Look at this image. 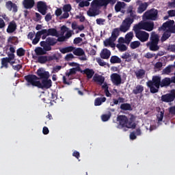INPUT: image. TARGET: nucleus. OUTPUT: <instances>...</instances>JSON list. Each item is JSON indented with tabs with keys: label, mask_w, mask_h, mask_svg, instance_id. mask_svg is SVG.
Masks as SVG:
<instances>
[{
	"label": "nucleus",
	"mask_w": 175,
	"mask_h": 175,
	"mask_svg": "<svg viewBox=\"0 0 175 175\" xmlns=\"http://www.w3.org/2000/svg\"><path fill=\"white\" fill-rule=\"evenodd\" d=\"M172 84L170 78L165 77L161 80L159 76H153L152 80L146 82L147 87L150 89L151 94H157L159 88L169 87Z\"/></svg>",
	"instance_id": "obj_1"
},
{
	"label": "nucleus",
	"mask_w": 175,
	"mask_h": 175,
	"mask_svg": "<svg viewBox=\"0 0 175 175\" xmlns=\"http://www.w3.org/2000/svg\"><path fill=\"white\" fill-rule=\"evenodd\" d=\"M126 14L128 16L122 21L126 27L131 28L134 21L137 19V14H136V8L133 5H129L126 9Z\"/></svg>",
	"instance_id": "obj_2"
},
{
	"label": "nucleus",
	"mask_w": 175,
	"mask_h": 175,
	"mask_svg": "<svg viewBox=\"0 0 175 175\" xmlns=\"http://www.w3.org/2000/svg\"><path fill=\"white\" fill-rule=\"evenodd\" d=\"M117 121L119 122V125L122 128H129V129H135L136 128V123L133 122V118L128 117L125 115H120L117 117Z\"/></svg>",
	"instance_id": "obj_3"
},
{
	"label": "nucleus",
	"mask_w": 175,
	"mask_h": 175,
	"mask_svg": "<svg viewBox=\"0 0 175 175\" xmlns=\"http://www.w3.org/2000/svg\"><path fill=\"white\" fill-rule=\"evenodd\" d=\"M40 44L41 47H43L45 51H51V47L57 44V38L53 37H48L45 41H41Z\"/></svg>",
	"instance_id": "obj_4"
},
{
	"label": "nucleus",
	"mask_w": 175,
	"mask_h": 175,
	"mask_svg": "<svg viewBox=\"0 0 175 175\" xmlns=\"http://www.w3.org/2000/svg\"><path fill=\"white\" fill-rule=\"evenodd\" d=\"M129 29H131V27H129V26H126L125 23L122 22V24L120 25L119 28H115L113 29L110 38L112 40H114L116 42L118 36H120V32H128Z\"/></svg>",
	"instance_id": "obj_5"
},
{
	"label": "nucleus",
	"mask_w": 175,
	"mask_h": 175,
	"mask_svg": "<svg viewBox=\"0 0 175 175\" xmlns=\"http://www.w3.org/2000/svg\"><path fill=\"white\" fill-rule=\"evenodd\" d=\"M7 55L8 57H3L1 59V69H3V68L8 69L9 68V64L11 66H14V64H16V61H13L15 58L14 54L8 53Z\"/></svg>",
	"instance_id": "obj_6"
},
{
	"label": "nucleus",
	"mask_w": 175,
	"mask_h": 175,
	"mask_svg": "<svg viewBox=\"0 0 175 175\" xmlns=\"http://www.w3.org/2000/svg\"><path fill=\"white\" fill-rule=\"evenodd\" d=\"M25 80L27 81V87H30V85H32V87H37L38 88H39V77L35 75H27L25 76Z\"/></svg>",
	"instance_id": "obj_7"
},
{
	"label": "nucleus",
	"mask_w": 175,
	"mask_h": 175,
	"mask_svg": "<svg viewBox=\"0 0 175 175\" xmlns=\"http://www.w3.org/2000/svg\"><path fill=\"white\" fill-rule=\"evenodd\" d=\"M117 0H93V6H98L100 9V8H104V9H107V5L109 4L111 6H114Z\"/></svg>",
	"instance_id": "obj_8"
},
{
	"label": "nucleus",
	"mask_w": 175,
	"mask_h": 175,
	"mask_svg": "<svg viewBox=\"0 0 175 175\" xmlns=\"http://www.w3.org/2000/svg\"><path fill=\"white\" fill-rule=\"evenodd\" d=\"M144 20H150L151 21H157L158 20V10L152 8L146 11L143 15Z\"/></svg>",
	"instance_id": "obj_9"
},
{
	"label": "nucleus",
	"mask_w": 175,
	"mask_h": 175,
	"mask_svg": "<svg viewBox=\"0 0 175 175\" xmlns=\"http://www.w3.org/2000/svg\"><path fill=\"white\" fill-rule=\"evenodd\" d=\"M53 86V81L50 79V75L41 79L38 83V88L41 90H49Z\"/></svg>",
	"instance_id": "obj_10"
},
{
	"label": "nucleus",
	"mask_w": 175,
	"mask_h": 175,
	"mask_svg": "<svg viewBox=\"0 0 175 175\" xmlns=\"http://www.w3.org/2000/svg\"><path fill=\"white\" fill-rule=\"evenodd\" d=\"M38 12L40 13L42 16H46L47 14V4L44 1H38L37 3Z\"/></svg>",
	"instance_id": "obj_11"
},
{
	"label": "nucleus",
	"mask_w": 175,
	"mask_h": 175,
	"mask_svg": "<svg viewBox=\"0 0 175 175\" xmlns=\"http://www.w3.org/2000/svg\"><path fill=\"white\" fill-rule=\"evenodd\" d=\"M135 35V38H137V39H139L142 43H144V42H147L150 38V33L144 31L136 33Z\"/></svg>",
	"instance_id": "obj_12"
},
{
	"label": "nucleus",
	"mask_w": 175,
	"mask_h": 175,
	"mask_svg": "<svg viewBox=\"0 0 175 175\" xmlns=\"http://www.w3.org/2000/svg\"><path fill=\"white\" fill-rule=\"evenodd\" d=\"M91 7L92 8H90L87 12L88 16H89V17H95L96 16H98L100 13L99 11V9L100 8L98 6L93 5L92 1L91 3Z\"/></svg>",
	"instance_id": "obj_13"
},
{
	"label": "nucleus",
	"mask_w": 175,
	"mask_h": 175,
	"mask_svg": "<svg viewBox=\"0 0 175 175\" xmlns=\"http://www.w3.org/2000/svg\"><path fill=\"white\" fill-rule=\"evenodd\" d=\"M5 8H7L8 10L10 12H12L14 13H17L18 8L17 7V4L12 2V1H8L5 3Z\"/></svg>",
	"instance_id": "obj_14"
},
{
	"label": "nucleus",
	"mask_w": 175,
	"mask_h": 175,
	"mask_svg": "<svg viewBox=\"0 0 175 175\" xmlns=\"http://www.w3.org/2000/svg\"><path fill=\"white\" fill-rule=\"evenodd\" d=\"M111 80L114 85H120L121 84V75L117 73H113L111 75Z\"/></svg>",
	"instance_id": "obj_15"
},
{
	"label": "nucleus",
	"mask_w": 175,
	"mask_h": 175,
	"mask_svg": "<svg viewBox=\"0 0 175 175\" xmlns=\"http://www.w3.org/2000/svg\"><path fill=\"white\" fill-rule=\"evenodd\" d=\"M36 73L37 76H38V77L40 79V80L50 76V72H49V71H44V70L42 68L38 69Z\"/></svg>",
	"instance_id": "obj_16"
},
{
	"label": "nucleus",
	"mask_w": 175,
	"mask_h": 175,
	"mask_svg": "<svg viewBox=\"0 0 175 175\" xmlns=\"http://www.w3.org/2000/svg\"><path fill=\"white\" fill-rule=\"evenodd\" d=\"M144 91V86L142 85H137L132 91L134 95H140V98L143 96V92Z\"/></svg>",
	"instance_id": "obj_17"
},
{
	"label": "nucleus",
	"mask_w": 175,
	"mask_h": 175,
	"mask_svg": "<svg viewBox=\"0 0 175 175\" xmlns=\"http://www.w3.org/2000/svg\"><path fill=\"white\" fill-rule=\"evenodd\" d=\"M23 5L25 9H32L35 6V0H23Z\"/></svg>",
	"instance_id": "obj_18"
},
{
	"label": "nucleus",
	"mask_w": 175,
	"mask_h": 175,
	"mask_svg": "<svg viewBox=\"0 0 175 175\" xmlns=\"http://www.w3.org/2000/svg\"><path fill=\"white\" fill-rule=\"evenodd\" d=\"M110 55H111V52L107 49H103L100 53V57L103 59H109Z\"/></svg>",
	"instance_id": "obj_19"
},
{
	"label": "nucleus",
	"mask_w": 175,
	"mask_h": 175,
	"mask_svg": "<svg viewBox=\"0 0 175 175\" xmlns=\"http://www.w3.org/2000/svg\"><path fill=\"white\" fill-rule=\"evenodd\" d=\"M17 29V24L14 21H11L7 28L8 33H13Z\"/></svg>",
	"instance_id": "obj_20"
},
{
	"label": "nucleus",
	"mask_w": 175,
	"mask_h": 175,
	"mask_svg": "<svg viewBox=\"0 0 175 175\" xmlns=\"http://www.w3.org/2000/svg\"><path fill=\"white\" fill-rule=\"evenodd\" d=\"M148 43H156L159 44V36L155 33V31H152L150 35V42Z\"/></svg>",
	"instance_id": "obj_21"
},
{
	"label": "nucleus",
	"mask_w": 175,
	"mask_h": 175,
	"mask_svg": "<svg viewBox=\"0 0 175 175\" xmlns=\"http://www.w3.org/2000/svg\"><path fill=\"white\" fill-rule=\"evenodd\" d=\"M142 29L144 30L143 21H141L138 24L135 25L133 27V31H134L135 34L143 31Z\"/></svg>",
	"instance_id": "obj_22"
},
{
	"label": "nucleus",
	"mask_w": 175,
	"mask_h": 175,
	"mask_svg": "<svg viewBox=\"0 0 175 175\" xmlns=\"http://www.w3.org/2000/svg\"><path fill=\"white\" fill-rule=\"evenodd\" d=\"M147 8H148V3H142L137 8V12L138 13V14H142V13H144V12H146V10H147Z\"/></svg>",
	"instance_id": "obj_23"
},
{
	"label": "nucleus",
	"mask_w": 175,
	"mask_h": 175,
	"mask_svg": "<svg viewBox=\"0 0 175 175\" xmlns=\"http://www.w3.org/2000/svg\"><path fill=\"white\" fill-rule=\"evenodd\" d=\"M144 23V31H148L151 32L154 29V22H143Z\"/></svg>",
	"instance_id": "obj_24"
},
{
	"label": "nucleus",
	"mask_w": 175,
	"mask_h": 175,
	"mask_svg": "<svg viewBox=\"0 0 175 175\" xmlns=\"http://www.w3.org/2000/svg\"><path fill=\"white\" fill-rule=\"evenodd\" d=\"M161 100L162 102H165V103H170V102H173V100H173V97L170 94V93H168V94L162 95Z\"/></svg>",
	"instance_id": "obj_25"
},
{
	"label": "nucleus",
	"mask_w": 175,
	"mask_h": 175,
	"mask_svg": "<svg viewBox=\"0 0 175 175\" xmlns=\"http://www.w3.org/2000/svg\"><path fill=\"white\" fill-rule=\"evenodd\" d=\"M174 24V21H167L164 23L160 28H159V31H165L167 28H168L169 30L171 25H173Z\"/></svg>",
	"instance_id": "obj_26"
},
{
	"label": "nucleus",
	"mask_w": 175,
	"mask_h": 175,
	"mask_svg": "<svg viewBox=\"0 0 175 175\" xmlns=\"http://www.w3.org/2000/svg\"><path fill=\"white\" fill-rule=\"evenodd\" d=\"M120 107L123 111H132L133 110L132 105L128 103H122Z\"/></svg>",
	"instance_id": "obj_27"
},
{
	"label": "nucleus",
	"mask_w": 175,
	"mask_h": 175,
	"mask_svg": "<svg viewBox=\"0 0 175 175\" xmlns=\"http://www.w3.org/2000/svg\"><path fill=\"white\" fill-rule=\"evenodd\" d=\"M126 4L122 1H118L115 5V11L116 13L121 12V9H124Z\"/></svg>",
	"instance_id": "obj_28"
},
{
	"label": "nucleus",
	"mask_w": 175,
	"mask_h": 175,
	"mask_svg": "<svg viewBox=\"0 0 175 175\" xmlns=\"http://www.w3.org/2000/svg\"><path fill=\"white\" fill-rule=\"evenodd\" d=\"M135 75L138 80L144 79L146 76V70L144 69H139L135 72Z\"/></svg>",
	"instance_id": "obj_29"
},
{
	"label": "nucleus",
	"mask_w": 175,
	"mask_h": 175,
	"mask_svg": "<svg viewBox=\"0 0 175 175\" xmlns=\"http://www.w3.org/2000/svg\"><path fill=\"white\" fill-rule=\"evenodd\" d=\"M74 55H77V57H81L83 55H85V52L81 48H75L72 51Z\"/></svg>",
	"instance_id": "obj_30"
},
{
	"label": "nucleus",
	"mask_w": 175,
	"mask_h": 175,
	"mask_svg": "<svg viewBox=\"0 0 175 175\" xmlns=\"http://www.w3.org/2000/svg\"><path fill=\"white\" fill-rule=\"evenodd\" d=\"M146 46L147 47H149L150 51H158V50H159V46H158V44L156 43L147 42Z\"/></svg>",
	"instance_id": "obj_31"
},
{
	"label": "nucleus",
	"mask_w": 175,
	"mask_h": 175,
	"mask_svg": "<svg viewBox=\"0 0 175 175\" xmlns=\"http://www.w3.org/2000/svg\"><path fill=\"white\" fill-rule=\"evenodd\" d=\"M82 73H84L87 76V79H92V76L95 75V72L94 70H91L90 68H86L84 70H82Z\"/></svg>",
	"instance_id": "obj_32"
},
{
	"label": "nucleus",
	"mask_w": 175,
	"mask_h": 175,
	"mask_svg": "<svg viewBox=\"0 0 175 175\" xmlns=\"http://www.w3.org/2000/svg\"><path fill=\"white\" fill-rule=\"evenodd\" d=\"M133 31H130L127 33L125 36V42L126 44H129L131 42H132V39H133Z\"/></svg>",
	"instance_id": "obj_33"
},
{
	"label": "nucleus",
	"mask_w": 175,
	"mask_h": 175,
	"mask_svg": "<svg viewBox=\"0 0 175 175\" xmlns=\"http://www.w3.org/2000/svg\"><path fill=\"white\" fill-rule=\"evenodd\" d=\"M94 81L98 83L99 85H102L103 83H105V77L102 75H98L97 77H94L93 78Z\"/></svg>",
	"instance_id": "obj_34"
},
{
	"label": "nucleus",
	"mask_w": 175,
	"mask_h": 175,
	"mask_svg": "<svg viewBox=\"0 0 175 175\" xmlns=\"http://www.w3.org/2000/svg\"><path fill=\"white\" fill-rule=\"evenodd\" d=\"M73 50H75V47L72 46L59 49V51L60 53H62V54H66V53H72Z\"/></svg>",
	"instance_id": "obj_35"
},
{
	"label": "nucleus",
	"mask_w": 175,
	"mask_h": 175,
	"mask_svg": "<svg viewBox=\"0 0 175 175\" xmlns=\"http://www.w3.org/2000/svg\"><path fill=\"white\" fill-rule=\"evenodd\" d=\"M77 72H81V73H83V70H81V68L80 66H77L76 68H70L69 72H68V76H72V75H76Z\"/></svg>",
	"instance_id": "obj_36"
},
{
	"label": "nucleus",
	"mask_w": 175,
	"mask_h": 175,
	"mask_svg": "<svg viewBox=\"0 0 175 175\" xmlns=\"http://www.w3.org/2000/svg\"><path fill=\"white\" fill-rule=\"evenodd\" d=\"M105 102H106V97H98L94 100V106H100Z\"/></svg>",
	"instance_id": "obj_37"
},
{
	"label": "nucleus",
	"mask_w": 175,
	"mask_h": 175,
	"mask_svg": "<svg viewBox=\"0 0 175 175\" xmlns=\"http://www.w3.org/2000/svg\"><path fill=\"white\" fill-rule=\"evenodd\" d=\"M46 51H46L44 50V48L42 49V47H37L35 49V53L36 55H44L47 53Z\"/></svg>",
	"instance_id": "obj_38"
},
{
	"label": "nucleus",
	"mask_w": 175,
	"mask_h": 175,
	"mask_svg": "<svg viewBox=\"0 0 175 175\" xmlns=\"http://www.w3.org/2000/svg\"><path fill=\"white\" fill-rule=\"evenodd\" d=\"M46 33L49 36H58V31L54 28L46 29Z\"/></svg>",
	"instance_id": "obj_39"
},
{
	"label": "nucleus",
	"mask_w": 175,
	"mask_h": 175,
	"mask_svg": "<svg viewBox=\"0 0 175 175\" xmlns=\"http://www.w3.org/2000/svg\"><path fill=\"white\" fill-rule=\"evenodd\" d=\"M110 62L111 64H121V58H120L117 55L111 56L110 58Z\"/></svg>",
	"instance_id": "obj_40"
},
{
	"label": "nucleus",
	"mask_w": 175,
	"mask_h": 175,
	"mask_svg": "<svg viewBox=\"0 0 175 175\" xmlns=\"http://www.w3.org/2000/svg\"><path fill=\"white\" fill-rule=\"evenodd\" d=\"M173 65H169L163 70V75H170L173 70Z\"/></svg>",
	"instance_id": "obj_41"
},
{
	"label": "nucleus",
	"mask_w": 175,
	"mask_h": 175,
	"mask_svg": "<svg viewBox=\"0 0 175 175\" xmlns=\"http://www.w3.org/2000/svg\"><path fill=\"white\" fill-rule=\"evenodd\" d=\"M172 36V33L169 31H165L161 37V42H165Z\"/></svg>",
	"instance_id": "obj_42"
},
{
	"label": "nucleus",
	"mask_w": 175,
	"mask_h": 175,
	"mask_svg": "<svg viewBox=\"0 0 175 175\" xmlns=\"http://www.w3.org/2000/svg\"><path fill=\"white\" fill-rule=\"evenodd\" d=\"M45 33H47V29H43L41 31H37L35 37L40 39V38H42V35H44Z\"/></svg>",
	"instance_id": "obj_43"
},
{
	"label": "nucleus",
	"mask_w": 175,
	"mask_h": 175,
	"mask_svg": "<svg viewBox=\"0 0 175 175\" xmlns=\"http://www.w3.org/2000/svg\"><path fill=\"white\" fill-rule=\"evenodd\" d=\"M140 46V41H134L131 42L130 44V47L132 50H135V49H137Z\"/></svg>",
	"instance_id": "obj_44"
},
{
	"label": "nucleus",
	"mask_w": 175,
	"mask_h": 175,
	"mask_svg": "<svg viewBox=\"0 0 175 175\" xmlns=\"http://www.w3.org/2000/svg\"><path fill=\"white\" fill-rule=\"evenodd\" d=\"M48 61L49 59L47 58V56H39L38 57V62H39V64H46Z\"/></svg>",
	"instance_id": "obj_45"
},
{
	"label": "nucleus",
	"mask_w": 175,
	"mask_h": 175,
	"mask_svg": "<svg viewBox=\"0 0 175 175\" xmlns=\"http://www.w3.org/2000/svg\"><path fill=\"white\" fill-rule=\"evenodd\" d=\"M110 117H111V113L109 112L108 114H103L101 116V120L103 122H106V121H109L110 120Z\"/></svg>",
	"instance_id": "obj_46"
},
{
	"label": "nucleus",
	"mask_w": 175,
	"mask_h": 175,
	"mask_svg": "<svg viewBox=\"0 0 175 175\" xmlns=\"http://www.w3.org/2000/svg\"><path fill=\"white\" fill-rule=\"evenodd\" d=\"M131 57V55L129 53H125L121 56V58H122V59H126L127 62H131V61H132Z\"/></svg>",
	"instance_id": "obj_47"
},
{
	"label": "nucleus",
	"mask_w": 175,
	"mask_h": 175,
	"mask_svg": "<svg viewBox=\"0 0 175 175\" xmlns=\"http://www.w3.org/2000/svg\"><path fill=\"white\" fill-rule=\"evenodd\" d=\"M114 42V40H111V38L109 37L108 39H106L104 41V46H105V47H107L108 46H111V44H113Z\"/></svg>",
	"instance_id": "obj_48"
},
{
	"label": "nucleus",
	"mask_w": 175,
	"mask_h": 175,
	"mask_svg": "<svg viewBox=\"0 0 175 175\" xmlns=\"http://www.w3.org/2000/svg\"><path fill=\"white\" fill-rule=\"evenodd\" d=\"M18 57H24L25 55V50L23 48H19L16 51Z\"/></svg>",
	"instance_id": "obj_49"
},
{
	"label": "nucleus",
	"mask_w": 175,
	"mask_h": 175,
	"mask_svg": "<svg viewBox=\"0 0 175 175\" xmlns=\"http://www.w3.org/2000/svg\"><path fill=\"white\" fill-rule=\"evenodd\" d=\"M116 47L120 51H126V50H128V47H126V45H125L124 44H117Z\"/></svg>",
	"instance_id": "obj_50"
},
{
	"label": "nucleus",
	"mask_w": 175,
	"mask_h": 175,
	"mask_svg": "<svg viewBox=\"0 0 175 175\" xmlns=\"http://www.w3.org/2000/svg\"><path fill=\"white\" fill-rule=\"evenodd\" d=\"M70 10H72V5H70V4H66L64 5L63 7L64 12H70Z\"/></svg>",
	"instance_id": "obj_51"
},
{
	"label": "nucleus",
	"mask_w": 175,
	"mask_h": 175,
	"mask_svg": "<svg viewBox=\"0 0 175 175\" xmlns=\"http://www.w3.org/2000/svg\"><path fill=\"white\" fill-rule=\"evenodd\" d=\"M79 8H84L85 6H90V2L88 0L85 1H81L79 4Z\"/></svg>",
	"instance_id": "obj_52"
},
{
	"label": "nucleus",
	"mask_w": 175,
	"mask_h": 175,
	"mask_svg": "<svg viewBox=\"0 0 175 175\" xmlns=\"http://www.w3.org/2000/svg\"><path fill=\"white\" fill-rule=\"evenodd\" d=\"M96 62L100 66H106L107 65L106 62L100 58L96 59Z\"/></svg>",
	"instance_id": "obj_53"
},
{
	"label": "nucleus",
	"mask_w": 175,
	"mask_h": 175,
	"mask_svg": "<svg viewBox=\"0 0 175 175\" xmlns=\"http://www.w3.org/2000/svg\"><path fill=\"white\" fill-rule=\"evenodd\" d=\"M106 21V20H105L104 18H97L96 20V23L98 25H105V22Z\"/></svg>",
	"instance_id": "obj_54"
},
{
	"label": "nucleus",
	"mask_w": 175,
	"mask_h": 175,
	"mask_svg": "<svg viewBox=\"0 0 175 175\" xmlns=\"http://www.w3.org/2000/svg\"><path fill=\"white\" fill-rule=\"evenodd\" d=\"M145 58H147L148 59H151V58H154L155 57L154 53H151L150 52H148L145 55Z\"/></svg>",
	"instance_id": "obj_55"
},
{
	"label": "nucleus",
	"mask_w": 175,
	"mask_h": 175,
	"mask_svg": "<svg viewBox=\"0 0 175 175\" xmlns=\"http://www.w3.org/2000/svg\"><path fill=\"white\" fill-rule=\"evenodd\" d=\"M72 58H75V56L73 55V54L69 53L65 56L64 59L66 61H70L71 59H72Z\"/></svg>",
	"instance_id": "obj_56"
},
{
	"label": "nucleus",
	"mask_w": 175,
	"mask_h": 175,
	"mask_svg": "<svg viewBox=\"0 0 175 175\" xmlns=\"http://www.w3.org/2000/svg\"><path fill=\"white\" fill-rule=\"evenodd\" d=\"M81 42H83V38L77 37L74 39L73 43L74 44H79V43H81Z\"/></svg>",
	"instance_id": "obj_57"
},
{
	"label": "nucleus",
	"mask_w": 175,
	"mask_h": 175,
	"mask_svg": "<svg viewBox=\"0 0 175 175\" xmlns=\"http://www.w3.org/2000/svg\"><path fill=\"white\" fill-rule=\"evenodd\" d=\"M12 68L14 69V70L20 72V70L23 69V66L21 64H17L16 66H12Z\"/></svg>",
	"instance_id": "obj_58"
},
{
	"label": "nucleus",
	"mask_w": 175,
	"mask_h": 175,
	"mask_svg": "<svg viewBox=\"0 0 175 175\" xmlns=\"http://www.w3.org/2000/svg\"><path fill=\"white\" fill-rule=\"evenodd\" d=\"M53 18V16H51V13H48L46 14L44 20L46 21V23H49V21H51V20Z\"/></svg>",
	"instance_id": "obj_59"
},
{
	"label": "nucleus",
	"mask_w": 175,
	"mask_h": 175,
	"mask_svg": "<svg viewBox=\"0 0 175 175\" xmlns=\"http://www.w3.org/2000/svg\"><path fill=\"white\" fill-rule=\"evenodd\" d=\"M61 69H62V66H56L53 67V73H58V72H59Z\"/></svg>",
	"instance_id": "obj_60"
},
{
	"label": "nucleus",
	"mask_w": 175,
	"mask_h": 175,
	"mask_svg": "<svg viewBox=\"0 0 175 175\" xmlns=\"http://www.w3.org/2000/svg\"><path fill=\"white\" fill-rule=\"evenodd\" d=\"M163 66V64L161 62H158L154 64V68L155 69H161Z\"/></svg>",
	"instance_id": "obj_61"
},
{
	"label": "nucleus",
	"mask_w": 175,
	"mask_h": 175,
	"mask_svg": "<svg viewBox=\"0 0 175 175\" xmlns=\"http://www.w3.org/2000/svg\"><path fill=\"white\" fill-rule=\"evenodd\" d=\"M167 13L170 17H175V10H170Z\"/></svg>",
	"instance_id": "obj_62"
},
{
	"label": "nucleus",
	"mask_w": 175,
	"mask_h": 175,
	"mask_svg": "<svg viewBox=\"0 0 175 175\" xmlns=\"http://www.w3.org/2000/svg\"><path fill=\"white\" fill-rule=\"evenodd\" d=\"M170 33H175V25H172L168 29Z\"/></svg>",
	"instance_id": "obj_63"
},
{
	"label": "nucleus",
	"mask_w": 175,
	"mask_h": 175,
	"mask_svg": "<svg viewBox=\"0 0 175 175\" xmlns=\"http://www.w3.org/2000/svg\"><path fill=\"white\" fill-rule=\"evenodd\" d=\"M168 5V8H170V9H174L175 8V2L174 1H169L167 3Z\"/></svg>",
	"instance_id": "obj_64"
}]
</instances>
